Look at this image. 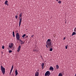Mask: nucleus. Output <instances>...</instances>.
<instances>
[{"label":"nucleus","instance_id":"nucleus-20","mask_svg":"<svg viewBox=\"0 0 76 76\" xmlns=\"http://www.w3.org/2000/svg\"><path fill=\"white\" fill-rule=\"evenodd\" d=\"M8 52H9V53H12V52H13V51L12 50H10L8 51Z\"/></svg>","mask_w":76,"mask_h":76},{"label":"nucleus","instance_id":"nucleus-36","mask_svg":"<svg viewBox=\"0 0 76 76\" xmlns=\"http://www.w3.org/2000/svg\"><path fill=\"white\" fill-rule=\"evenodd\" d=\"M75 76H76V74H75Z\"/></svg>","mask_w":76,"mask_h":76},{"label":"nucleus","instance_id":"nucleus-28","mask_svg":"<svg viewBox=\"0 0 76 76\" xmlns=\"http://www.w3.org/2000/svg\"><path fill=\"white\" fill-rule=\"evenodd\" d=\"M2 49H4V46H3L2 47Z\"/></svg>","mask_w":76,"mask_h":76},{"label":"nucleus","instance_id":"nucleus-17","mask_svg":"<svg viewBox=\"0 0 76 76\" xmlns=\"http://www.w3.org/2000/svg\"><path fill=\"white\" fill-rule=\"evenodd\" d=\"M58 76H63V75H62V74L59 73L58 74Z\"/></svg>","mask_w":76,"mask_h":76},{"label":"nucleus","instance_id":"nucleus-8","mask_svg":"<svg viewBox=\"0 0 76 76\" xmlns=\"http://www.w3.org/2000/svg\"><path fill=\"white\" fill-rule=\"evenodd\" d=\"M35 76H39V72H37L35 73Z\"/></svg>","mask_w":76,"mask_h":76},{"label":"nucleus","instance_id":"nucleus-4","mask_svg":"<svg viewBox=\"0 0 76 76\" xmlns=\"http://www.w3.org/2000/svg\"><path fill=\"white\" fill-rule=\"evenodd\" d=\"M16 38L18 40H19V38H20V35L19 33H17L16 34Z\"/></svg>","mask_w":76,"mask_h":76},{"label":"nucleus","instance_id":"nucleus-23","mask_svg":"<svg viewBox=\"0 0 76 76\" xmlns=\"http://www.w3.org/2000/svg\"><path fill=\"white\" fill-rule=\"evenodd\" d=\"M8 3V1H6L5 2V4H7Z\"/></svg>","mask_w":76,"mask_h":76},{"label":"nucleus","instance_id":"nucleus-34","mask_svg":"<svg viewBox=\"0 0 76 76\" xmlns=\"http://www.w3.org/2000/svg\"><path fill=\"white\" fill-rule=\"evenodd\" d=\"M11 73H10H10H9V74H10V75H11Z\"/></svg>","mask_w":76,"mask_h":76},{"label":"nucleus","instance_id":"nucleus-22","mask_svg":"<svg viewBox=\"0 0 76 76\" xmlns=\"http://www.w3.org/2000/svg\"><path fill=\"white\" fill-rule=\"evenodd\" d=\"M58 3H59V4H61V1H58Z\"/></svg>","mask_w":76,"mask_h":76},{"label":"nucleus","instance_id":"nucleus-21","mask_svg":"<svg viewBox=\"0 0 76 76\" xmlns=\"http://www.w3.org/2000/svg\"><path fill=\"white\" fill-rule=\"evenodd\" d=\"M50 51H53V48H50L49 50Z\"/></svg>","mask_w":76,"mask_h":76},{"label":"nucleus","instance_id":"nucleus-9","mask_svg":"<svg viewBox=\"0 0 76 76\" xmlns=\"http://www.w3.org/2000/svg\"><path fill=\"white\" fill-rule=\"evenodd\" d=\"M22 12H21L19 15V18L20 19L22 18Z\"/></svg>","mask_w":76,"mask_h":76},{"label":"nucleus","instance_id":"nucleus-13","mask_svg":"<svg viewBox=\"0 0 76 76\" xmlns=\"http://www.w3.org/2000/svg\"><path fill=\"white\" fill-rule=\"evenodd\" d=\"M20 42H21V44H24V42H23V41H22V40H20Z\"/></svg>","mask_w":76,"mask_h":76},{"label":"nucleus","instance_id":"nucleus-29","mask_svg":"<svg viewBox=\"0 0 76 76\" xmlns=\"http://www.w3.org/2000/svg\"><path fill=\"white\" fill-rule=\"evenodd\" d=\"M34 35H31V38H33V37H34Z\"/></svg>","mask_w":76,"mask_h":76},{"label":"nucleus","instance_id":"nucleus-5","mask_svg":"<svg viewBox=\"0 0 76 76\" xmlns=\"http://www.w3.org/2000/svg\"><path fill=\"white\" fill-rule=\"evenodd\" d=\"M13 43H11L10 44L9 47L10 48H12L13 47Z\"/></svg>","mask_w":76,"mask_h":76},{"label":"nucleus","instance_id":"nucleus-31","mask_svg":"<svg viewBox=\"0 0 76 76\" xmlns=\"http://www.w3.org/2000/svg\"><path fill=\"white\" fill-rule=\"evenodd\" d=\"M66 39V37H64L63 39V40H64V39Z\"/></svg>","mask_w":76,"mask_h":76},{"label":"nucleus","instance_id":"nucleus-11","mask_svg":"<svg viewBox=\"0 0 76 76\" xmlns=\"http://www.w3.org/2000/svg\"><path fill=\"white\" fill-rule=\"evenodd\" d=\"M41 66H42V69H44V63H42Z\"/></svg>","mask_w":76,"mask_h":76},{"label":"nucleus","instance_id":"nucleus-10","mask_svg":"<svg viewBox=\"0 0 76 76\" xmlns=\"http://www.w3.org/2000/svg\"><path fill=\"white\" fill-rule=\"evenodd\" d=\"M15 76H17L18 75V70H17V69L16 70V71H15Z\"/></svg>","mask_w":76,"mask_h":76},{"label":"nucleus","instance_id":"nucleus-6","mask_svg":"<svg viewBox=\"0 0 76 76\" xmlns=\"http://www.w3.org/2000/svg\"><path fill=\"white\" fill-rule=\"evenodd\" d=\"M20 21L19 22V27H20V25H21V22H22V18H20Z\"/></svg>","mask_w":76,"mask_h":76},{"label":"nucleus","instance_id":"nucleus-16","mask_svg":"<svg viewBox=\"0 0 76 76\" xmlns=\"http://www.w3.org/2000/svg\"><path fill=\"white\" fill-rule=\"evenodd\" d=\"M12 34H13V37H15V32H14V31H13Z\"/></svg>","mask_w":76,"mask_h":76},{"label":"nucleus","instance_id":"nucleus-32","mask_svg":"<svg viewBox=\"0 0 76 76\" xmlns=\"http://www.w3.org/2000/svg\"><path fill=\"white\" fill-rule=\"evenodd\" d=\"M13 70V69H11V70H10V71L12 72V70Z\"/></svg>","mask_w":76,"mask_h":76},{"label":"nucleus","instance_id":"nucleus-12","mask_svg":"<svg viewBox=\"0 0 76 76\" xmlns=\"http://www.w3.org/2000/svg\"><path fill=\"white\" fill-rule=\"evenodd\" d=\"M50 70H54V68H53V67L51 66L50 67Z\"/></svg>","mask_w":76,"mask_h":76},{"label":"nucleus","instance_id":"nucleus-2","mask_svg":"<svg viewBox=\"0 0 76 76\" xmlns=\"http://www.w3.org/2000/svg\"><path fill=\"white\" fill-rule=\"evenodd\" d=\"M1 72L4 75L5 74V68L3 67V66H1Z\"/></svg>","mask_w":76,"mask_h":76},{"label":"nucleus","instance_id":"nucleus-35","mask_svg":"<svg viewBox=\"0 0 76 76\" xmlns=\"http://www.w3.org/2000/svg\"><path fill=\"white\" fill-rule=\"evenodd\" d=\"M12 71H10V73H12Z\"/></svg>","mask_w":76,"mask_h":76},{"label":"nucleus","instance_id":"nucleus-33","mask_svg":"<svg viewBox=\"0 0 76 76\" xmlns=\"http://www.w3.org/2000/svg\"><path fill=\"white\" fill-rule=\"evenodd\" d=\"M28 36H26V38H28Z\"/></svg>","mask_w":76,"mask_h":76},{"label":"nucleus","instance_id":"nucleus-15","mask_svg":"<svg viewBox=\"0 0 76 76\" xmlns=\"http://www.w3.org/2000/svg\"><path fill=\"white\" fill-rule=\"evenodd\" d=\"M56 67L57 69H59V66L58 65H57Z\"/></svg>","mask_w":76,"mask_h":76},{"label":"nucleus","instance_id":"nucleus-19","mask_svg":"<svg viewBox=\"0 0 76 76\" xmlns=\"http://www.w3.org/2000/svg\"><path fill=\"white\" fill-rule=\"evenodd\" d=\"M33 51H34L35 52H37V51H38V50H33Z\"/></svg>","mask_w":76,"mask_h":76},{"label":"nucleus","instance_id":"nucleus-24","mask_svg":"<svg viewBox=\"0 0 76 76\" xmlns=\"http://www.w3.org/2000/svg\"><path fill=\"white\" fill-rule=\"evenodd\" d=\"M18 15H16L15 16V18H16V19H17L18 18Z\"/></svg>","mask_w":76,"mask_h":76},{"label":"nucleus","instance_id":"nucleus-14","mask_svg":"<svg viewBox=\"0 0 76 76\" xmlns=\"http://www.w3.org/2000/svg\"><path fill=\"white\" fill-rule=\"evenodd\" d=\"M76 35V32H74L72 33V36H73V35Z\"/></svg>","mask_w":76,"mask_h":76},{"label":"nucleus","instance_id":"nucleus-3","mask_svg":"<svg viewBox=\"0 0 76 76\" xmlns=\"http://www.w3.org/2000/svg\"><path fill=\"white\" fill-rule=\"evenodd\" d=\"M51 75V73L49 71H47L45 74V76H49Z\"/></svg>","mask_w":76,"mask_h":76},{"label":"nucleus","instance_id":"nucleus-37","mask_svg":"<svg viewBox=\"0 0 76 76\" xmlns=\"http://www.w3.org/2000/svg\"><path fill=\"white\" fill-rule=\"evenodd\" d=\"M56 1H58V0H56Z\"/></svg>","mask_w":76,"mask_h":76},{"label":"nucleus","instance_id":"nucleus-25","mask_svg":"<svg viewBox=\"0 0 76 76\" xmlns=\"http://www.w3.org/2000/svg\"><path fill=\"white\" fill-rule=\"evenodd\" d=\"M74 32H76V27L74 29Z\"/></svg>","mask_w":76,"mask_h":76},{"label":"nucleus","instance_id":"nucleus-26","mask_svg":"<svg viewBox=\"0 0 76 76\" xmlns=\"http://www.w3.org/2000/svg\"><path fill=\"white\" fill-rule=\"evenodd\" d=\"M13 67H14V66H12V67H11V69H13Z\"/></svg>","mask_w":76,"mask_h":76},{"label":"nucleus","instance_id":"nucleus-30","mask_svg":"<svg viewBox=\"0 0 76 76\" xmlns=\"http://www.w3.org/2000/svg\"><path fill=\"white\" fill-rule=\"evenodd\" d=\"M8 5L9 4L7 3L5 4V5H7V6H8Z\"/></svg>","mask_w":76,"mask_h":76},{"label":"nucleus","instance_id":"nucleus-27","mask_svg":"<svg viewBox=\"0 0 76 76\" xmlns=\"http://www.w3.org/2000/svg\"><path fill=\"white\" fill-rule=\"evenodd\" d=\"M66 49H67V46H65Z\"/></svg>","mask_w":76,"mask_h":76},{"label":"nucleus","instance_id":"nucleus-7","mask_svg":"<svg viewBox=\"0 0 76 76\" xmlns=\"http://www.w3.org/2000/svg\"><path fill=\"white\" fill-rule=\"evenodd\" d=\"M21 48V47L20 46V45L18 47L17 50V52H19V51H20V50Z\"/></svg>","mask_w":76,"mask_h":76},{"label":"nucleus","instance_id":"nucleus-18","mask_svg":"<svg viewBox=\"0 0 76 76\" xmlns=\"http://www.w3.org/2000/svg\"><path fill=\"white\" fill-rule=\"evenodd\" d=\"M25 36H26V34H24L22 36V38H23L25 37Z\"/></svg>","mask_w":76,"mask_h":76},{"label":"nucleus","instance_id":"nucleus-1","mask_svg":"<svg viewBox=\"0 0 76 76\" xmlns=\"http://www.w3.org/2000/svg\"><path fill=\"white\" fill-rule=\"evenodd\" d=\"M46 44L47 45H46V46L47 48H48L49 47H50V48H52L53 47V45H52L51 42V39H48L46 42Z\"/></svg>","mask_w":76,"mask_h":76}]
</instances>
